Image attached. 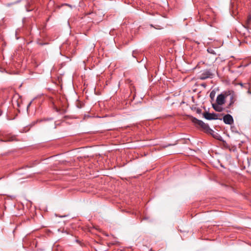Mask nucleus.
Returning <instances> with one entry per match:
<instances>
[{
  "label": "nucleus",
  "mask_w": 251,
  "mask_h": 251,
  "mask_svg": "<svg viewBox=\"0 0 251 251\" xmlns=\"http://www.w3.org/2000/svg\"><path fill=\"white\" fill-rule=\"evenodd\" d=\"M248 92V93L249 94H251V89H249V90H248V92Z\"/></svg>",
  "instance_id": "obj_13"
},
{
  "label": "nucleus",
  "mask_w": 251,
  "mask_h": 251,
  "mask_svg": "<svg viewBox=\"0 0 251 251\" xmlns=\"http://www.w3.org/2000/svg\"><path fill=\"white\" fill-rule=\"evenodd\" d=\"M203 117L207 120H216L217 119V115L215 113H210L205 112L203 114Z\"/></svg>",
  "instance_id": "obj_3"
},
{
  "label": "nucleus",
  "mask_w": 251,
  "mask_h": 251,
  "mask_svg": "<svg viewBox=\"0 0 251 251\" xmlns=\"http://www.w3.org/2000/svg\"><path fill=\"white\" fill-rule=\"evenodd\" d=\"M206 132H207L208 133H210L211 135H212V136L214 138H215V139H216L217 140H219L220 141L222 140V137L218 133H217V132H215L213 130H212L210 128H209V130H208Z\"/></svg>",
  "instance_id": "obj_6"
},
{
  "label": "nucleus",
  "mask_w": 251,
  "mask_h": 251,
  "mask_svg": "<svg viewBox=\"0 0 251 251\" xmlns=\"http://www.w3.org/2000/svg\"><path fill=\"white\" fill-rule=\"evenodd\" d=\"M211 75L212 74L209 71H206L201 74L200 78L201 80H204L209 77H210Z\"/></svg>",
  "instance_id": "obj_7"
},
{
  "label": "nucleus",
  "mask_w": 251,
  "mask_h": 251,
  "mask_svg": "<svg viewBox=\"0 0 251 251\" xmlns=\"http://www.w3.org/2000/svg\"><path fill=\"white\" fill-rule=\"evenodd\" d=\"M221 105H218V104H213L212 107L214 109L218 112H221L223 111V108L221 106Z\"/></svg>",
  "instance_id": "obj_8"
},
{
  "label": "nucleus",
  "mask_w": 251,
  "mask_h": 251,
  "mask_svg": "<svg viewBox=\"0 0 251 251\" xmlns=\"http://www.w3.org/2000/svg\"><path fill=\"white\" fill-rule=\"evenodd\" d=\"M231 99V101H230V102L229 103V106H230L231 104H232L233 103V102H234V101H233V97L232 96L231 97V99Z\"/></svg>",
  "instance_id": "obj_12"
},
{
  "label": "nucleus",
  "mask_w": 251,
  "mask_h": 251,
  "mask_svg": "<svg viewBox=\"0 0 251 251\" xmlns=\"http://www.w3.org/2000/svg\"><path fill=\"white\" fill-rule=\"evenodd\" d=\"M16 140L15 136L5 134L0 131V142H10Z\"/></svg>",
  "instance_id": "obj_2"
},
{
  "label": "nucleus",
  "mask_w": 251,
  "mask_h": 251,
  "mask_svg": "<svg viewBox=\"0 0 251 251\" xmlns=\"http://www.w3.org/2000/svg\"><path fill=\"white\" fill-rule=\"evenodd\" d=\"M201 86L205 87L206 85L205 84H201Z\"/></svg>",
  "instance_id": "obj_15"
},
{
  "label": "nucleus",
  "mask_w": 251,
  "mask_h": 251,
  "mask_svg": "<svg viewBox=\"0 0 251 251\" xmlns=\"http://www.w3.org/2000/svg\"><path fill=\"white\" fill-rule=\"evenodd\" d=\"M22 0H17L13 2H11V3H8L7 4H6V6H8V7H9V6H11V5H13V4H18L19 3H20L21 1Z\"/></svg>",
  "instance_id": "obj_9"
},
{
  "label": "nucleus",
  "mask_w": 251,
  "mask_h": 251,
  "mask_svg": "<svg viewBox=\"0 0 251 251\" xmlns=\"http://www.w3.org/2000/svg\"><path fill=\"white\" fill-rule=\"evenodd\" d=\"M240 85H241V86H242V87H244V85H243V84L242 83H241V84H240Z\"/></svg>",
  "instance_id": "obj_16"
},
{
  "label": "nucleus",
  "mask_w": 251,
  "mask_h": 251,
  "mask_svg": "<svg viewBox=\"0 0 251 251\" xmlns=\"http://www.w3.org/2000/svg\"><path fill=\"white\" fill-rule=\"evenodd\" d=\"M214 95H213L212 92H211V93H210V97L211 98H212L213 97H214Z\"/></svg>",
  "instance_id": "obj_14"
},
{
  "label": "nucleus",
  "mask_w": 251,
  "mask_h": 251,
  "mask_svg": "<svg viewBox=\"0 0 251 251\" xmlns=\"http://www.w3.org/2000/svg\"><path fill=\"white\" fill-rule=\"evenodd\" d=\"M31 102H30L29 103V105H28V106H29L31 104Z\"/></svg>",
  "instance_id": "obj_17"
},
{
  "label": "nucleus",
  "mask_w": 251,
  "mask_h": 251,
  "mask_svg": "<svg viewBox=\"0 0 251 251\" xmlns=\"http://www.w3.org/2000/svg\"><path fill=\"white\" fill-rule=\"evenodd\" d=\"M191 121L196 126L201 127L205 132H207L208 130H209L210 127L209 126L201 120H199L195 117H192Z\"/></svg>",
  "instance_id": "obj_1"
},
{
  "label": "nucleus",
  "mask_w": 251,
  "mask_h": 251,
  "mask_svg": "<svg viewBox=\"0 0 251 251\" xmlns=\"http://www.w3.org/2000/svg\"><path fill=\"white\" fill-rule=\"evenodd\" d=\"M250 84H245L244 86V87L247 89H250Z\"/></svg>",
  "instance_id": "obj_11"
},
{
  "label": "nucleus",
  "mask_w": 251,
  "mask_h": 251,
  "mask_svg": "<svg viewBox=\"0 0 251 251\" xmlns=\"http://www.w3.org/2000/svg\"><path fill=\"white\" fill-rule=\"evenodd\" d=\"M251 21V16L249 15L248 17V18L246 21L247 24H249L250 23V22Z\"/></svg>",
  "instance_id": "obj_10"
},
{
  "label": "nucleus",
  "mask_w": 251,
  "mask_h": 251,
  "mask_svg": "<svg viewBox=\"0 0 251 251\" xmlns=\"http://www.w3.org/2000/svg\"><path fill=\"white\" fill-rule=\"evenodd\" d=\"M216 102L218 105H223L225 102V97L221 94L219 95L216 99Z\"/></svg>",
  "instance_id": "obj_5"
},
{
  "label": "nucleus",
  "mask_w": 251,
  "mask_h": 251,
  "mask_svg": "<svg viewBox=\"0 0 251 251\" xmlns=\"http://www.w3.org/2000/svg\"><path fill=\"white\" fill-rule=\"evenodd\" d=\"M223 121L226 124L231 125L233 123V119L229 114H226L223 117Z\"/></svg>",
  "instance_id": "obj_4"
}]
</instances>
